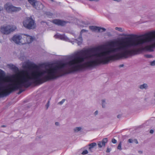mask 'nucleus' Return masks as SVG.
<instances>
[{"mask_svg":"<svg viewBox=\"0 0 155 155\" xmlns=\"http://www.w3.org/2000/svg\"><path fill=\"white\" fill-rule=\"evenodd\" d=\"M68 61L65 63L54 64L49 63L38 65L30 61L23 64L24 68L36 69L35 73L31 74L28 72H23L19 78V81L15 84L10 78L8 84L0 81V98L8 95L11 93L19 90V94L24 91L23 87L27 88L32 84L39 85L44 82L56 79L71 73L80 71V51L68 58Z\"/></svg>","mask_w":155,"mask_h":155,"instance_id":"nucleus-1","label":"nucleus"},{"mask_svg":"<svg viewBox=\"0 0 155 155\" xmlns=\"http://www.w3.org/2000/svg\"><path fill=\"white\" fill-rule=\"evenodd\" d=\"M146 35L145 39L140 40L134 39L138 37L137 35H127V36L130 37L127 41V58L138 54L140 51H153L155 48V31L147 34Z\"/></svg>","mask_w":155,"mask_h":155,"instance_id":"nucleus-2","label":"nucleus"},{"mask_svg":"<svg viewBox=\"0 0 155 155\" xmlns=\"http://www.w3.org/2000/svg\"><path fill=\"white\" fill-rule=\"evenodd\" d=\"M23 24L25 28L29 30L35 29L36 27L35 21L31 17H26L23 21Z\"/></svg>","mask_w":155,"mask_h":155,"instance_id":"nucleus-3","label":"nucleus"},{"mask_svg":"<svg viewBox=\"0 0 155 155\" xmlns=\"http://www.w3.org/2000/svg\"><path fill=\"white\" fill-rule=\"evenodd\" d=\"M5 8L8 13H12L20 11L21 10L20 7H16L14 6L11 4L7 3L5 5Z\"/></svg>","mask_w":155,"mask_h":155,"instance_id":"nucleus-4","label":"nucleus"},{"mask_svg":"<svg viewBox=\"0 0 155 155\" xmlns=\"http://www.w3.org/2000/svg\"><path fill=\"white\" fill-rule=\"evenodd\" d=\"M15 28L12 27L10 25L1 27L0 28L1 32L4 34L8 35L15 30Z\"/></svg>","mask_w":155,"mask_h":155,"instance_id":"nucleus-5","label":"nucleus"},{"mask_svg":"<svg viewBox=\"0 0 155 155\" xmlns=\"http://www.w3.org/2000/svg\"><path fill=\"white\" fill-rule=\"evenodd\" d=\"M21 34H16L14 35L11 39V41H12L14 43L16 44L19 45H21L22 41H21Z\"/></svg>","mask_w":155,"mask_h":155,"instance_id":"nucleus-6","label":"nucleus"},{"mask_svg":"<svg viewBox=\"0 0 155 155\" xmlns=\"http://www.w3.org/2000/svg\"><path fill=\"white\" fill-rule=\"evenodd\" d=\"M52 22L56 25L61 26H64L68 22V21L58 19L53 20Z\"/></svg>","mask_w":155,"mask_h":155,"instance_id":"nucleus-7","label":"nucleus"},{"mask_svg":"<svg viewBox=\"0 0 155 155\" xmlns=\"http://www.w3.org/2000/svg\"><path fill=\"white\" fill-rule=\"evenodd\" d=\"M107 141V138H103L102 141H100L97 142V145L98 147L100 148L102 147H104Z\"/></svg>","mask_w":155,"mask_h":155,"instance_id":"nucleus-8","label":"nucleus"},{"mask_svg":"<svg viewBox=\"0 0 155 155\" xmlns=\"http://www.w3.org/2000/svg\"><path fill=\"white\" fill-rule=\"evenodd\" d=\"M54 37L56 38H58L61 40L66 41H68L69 40V38L64 35H55Z\"/></svg>","mask_w":155,"mask_h":155,"instance_id":"nucleus-9","label":"nucleus"},{"mask_svg":"<svg viewBox=\"0 0 155 155\" xmlns=\"http://www.w3.org/2000/svg\"><path fill=\"white\" fill-rule=\"evenodd\" d=\"M34 8L37 10H40L43 9L44 5L41 3L37 2Z\"/></svg>","mask_w":155,"mask_h":155,"instance_id":"nucleus-10","label":"nucleus"},{"mask_svg":"<svg viewBox=\"0 0 155 155\" xmlns=\"http://www.w3.org/2000/svg\"><path fill=\"white\" fill-rule=\"evenodd\" d=\"M10 68L13 70L15 73L19 71L18 68L13 64H9L8 65Z\"/></svg>","mask_w":155,"mask_h":155,"instance_id":"nucleus-11","label":"nucleus"},{"mask_svg":"<svg viewBox=\"0 0 155 155\" xmlns=\"http://www.w3.org/2000/svg\"><path fill=\"white\" fill-rule=\"evenodd\" d=\"M89 28L93 31H96L97 30L98 32H100V27H97L94 26H89Z\"/></svg>","mask_w":155,"mask_h":155,"instance_id":"nucleus-12","label":"nucleus"},{"mask_svg":"<svg viewBox=\"0 0 155 155\" xmlns=\"http://www.w3.org/2000/svg\"><path fill=\"white\" fill-rule=\"evenodd\" d=\"M27 35L21 34V41L22 42H23L22 43L21 45L26 44V41H27Z\"/></svg>","mask_w":155,"mask_h":155,"instance_id":"nucleus-13","label":"nucleus"},{"mask_svg":"<svg viewBox=\"0 0 155 155\" xmlns=\"http://www.w3.org/2000/svg\"><path fill=\"white\" fill-rule=\"evenodd\" d=\"M34 40V38L31 36L28 35L27 39V41H26V43H30L32 42Z\"/></svg>","mask_w":155,"mask_h":155,"instance_id":"nucleus-14","label":"nucleus"},{"mask_svg":"<svg viewBox=\"0 0 155 155\" xmlns=\"http://www.w3.org/2000/svg\"><path fill=\"white\" fill-rule=\"evenodd\" d=\"M97 145V144L96 143L94 142L92 143L89 144V148L88 150H89L91 152H92V149L94 147L96 146Z\"/></svg>","mask_w":155,"mask_h":155,"instance_id":"nucleus-15","label":"nucleus"},{"mask_svg":"<svg viewBox=\"0 0 155 155\" xmlns=\"http://www.w3.org/2000/svg\"><path fill=\"white\" fill-rule=\"evenodd\" d=\"M75 40L76 41H77V43L78 45H80L81 44L82 42L83 39L82 36L81 37V38L80 36L79 35L78 39H76Z\"/></svg>","mask_w":155,"mask_h":155,"instance_id":"nucleus-16","label":"nucleus"},{"mask_svg":"<svg viewBox=\"0 0 155 155\" xmlns=\"http://www.w3.org/2000/svg\"><path fill=\"white\" fill-rule=\"evenodd\" d=\"M148 86L147 84L144 83L143 84L140 85L139 88L141 89H146L148 88Z\"/></svg>","mask_w":155,"mask_h":155,"instance_id":"nucleus-17","label":"nucleus"},{"mask_svg":"<svg viewBox=\"0 0 155 155\" xmlns=\"http://www.w3.org/2000/svg\"><path fill=\"white\" fill-rule=\"evenodd\" d=\"M29 3L32 5L34 7H35V5L37 2V1L35 0H28Z\"/></svg>","mask_w":155,"mask_h":155,"instance_id":"nucleus-18","label":"nucleus"},{"mask_svg":"<svg viewBox=\"0 0 155 155\" xmlns=\"http://www.w3.org/2000/svg\"><path fill=\"white\" fill-rule=\"evenodd\" d=\"M5 75V73L4 71L0 69V79L3 78Z\"/></svg>","mask_w":155,"mask_h":155,"instance_id":"nucleus-19","label":"nucleus"},{"mask_svg":"<svg viewBox=\"0 0 155 155\" xmlns=\"http://www.w3.org/2000/svg\"><path fill=\"white\" fill-rule=\"evenodd\" d=\"M117 149L120 150H122V148H121V142H119L117 146Z\"/></svg>","mask_w":155,"mask_h":155,"instance_id":"nucleus-20","label":"nucleus"},{"mask_svg":"<svg viewBox=\"0 0 155 155\" xmlns=\"http://www.w3.org/2000/svg\"><path fill=\"white\" fill-rule=\"evenodd\" d=\"M81 129V128L80 127H76L74 128V131L75 132H78L80 131Z\"/></svg>","mask_w":155,"mask_h":155,"instance_id":"nucleus-21","label":"nucleus"},{"mask_svg":"<svg viewBox=\"0 0 155 155\" xmlns=\"http://www.w3.org/2000/svg\"><path fill=\"white\" fill-rule=\"evenodd\" d=\"M88 32V31L87 30H85V29H83L81 31V32H80V34L79 35H80V37H81L82 36V34L83 32Z\"/></svg>","mask_w":155,"mask_h":155,"instance_id":"nucleus-22","label":"nucleus"},{"mask_svg":"<svg viewBox=\"0 0 155 155\" xmlns=\"http://www.w3.org/2000/svg\"><path fill=\"white\" fill-rule=\"evenodd\" d=\"M51 100V98L49 99V100L48 101L47 103L45 105V107H46V109L47 110L49 106V104H50V100Z\"/></svg>","mask_w":155,"mask_h":155,"instance_id":"nucleus-23","label":"nucleus"},{"mask_svg":"<svg viewBox=\"0 0 155 155\" xmlns=\"http://www.w3.org/2000/svg\"><path fill=\"white\" fill-rule=\"evenodd\" d=\"M45 14L49 16H51L53 15V14L49 12H46Z\"/></svg>","mask_w":155,"mask_h":155,"instance_id":"nucleus-24","label":"nucleus"},{"mask_svg":"<svg viewBox=\"0 0 155 155\" xmlns=\"http://www.w3.org/2000/svg\"><path fill=\"white\" fill-rule=\"evenodd\" d=\"M115 29L120 32L123 31L122 29L121 28L116 27Z\"/></svg>","mask_w":155,"mask_h":155,"instance_id":"nucleus-25","label":"nucleus"},{"mask_svg":"<svg viewBox=\"0 0 155 155\" xmlns=\"http://www.w3.org/2000/svg\"><path fill=\"white\" fill-rule=\"evenodd\" d=\"M65 99H62L61 101L59 102L58 103V104L60 105H62L63 104L64 102L65 101Z\"/></svg>","mask_w":155,"mask_h":155,"instance_id":"nucleus-26","label":"nucleus"},{"mask_svg":"<svg viewBox=\"0 0 155 155\" xmlns=\"http://www.w3.org/2000/svg\"><path fill=\"white\" fill-rule=\"evenodd\" d=\"M144 56L147 58H150L153 57V56L150 54H145Z\"/></svg>","mask_w":155,"mask_h":155,"instance_id":"nucleus-27","label":"nucleus"},{"mask_svg":"<svg viewBox=\"0 0 155 155\" xmlns=\"http://www.w3.org/2000/svg\"><path fill=\"white\" fill-rule=\"evenodd\" d=\"M88 153V151L87 150H84L81 153V154L83 155H85L87 154Z\"/></svg>","mask_w":155,"mask_h":155,"instance_id":"nucleus-28","label":"nucleus"},{"mask_svg":"<svg viewBox=\"0 0 155 155\" xmlns=\"http://www.w3.org/2000/svg\"><path fill=\"white\" fill-rule=\"evenodd\" d=\"M100 31L101 32H102L103 31H105L106 30V29L104 28H101V27H100Z\"/></svg>","mask_w":155,"mask_h":155,"instance_id":"nucleus-29","label":"nucleus"},{"mask_svg":"<svg viewBox=\"0 0 155 155\" xmlns=\"http://www.w3.org/2000/svg\"><path fill=\"white\" fill-rule=\"evenodd\" d=\"M150 64L152 66H154L155 65V61H153L150 62Z\"/></svg>","mask_w":155,"mask_h":155,"instance_id":"nucleus-30","label":"nucleus"},{"mask_svg":"<svg viewBox=\"0 0 155 155\" xmlns=\"http://www.w3.org/2000/svg\"><path fill=\"white\" fill-rule=\"evenodd\" d=\"M112 142L113 143H114V144H115V143H117V140L116 139H115L114 138H113L112 140Z\"/></svg>","mask_w":155,"mask_h":155,"instance_id":"nucleus-31","label":"nucleus"},{"mask_svg":"<svg viewBox=\"0 0 155 155\" xmlns=\"http://www.w3.org/2000/svg\"><path fill=\"white\" fill-rule=\"evenodd\" d=\"M134 140L132 139H130L128 140V142L130 143H132Z\"/></svg>","mask_w":155,"mask_h":155,"instance_id":"nucleus-32","label":"nucleus"},{"mask_svg":"<svg viewBox=\"0 0 155 155\" xmlns=\"http://www.w3.org/2000/svg\"><path fill=\"white\" fill-rule=\"evenodd\" d=\"M111 149L109 148H107V150H106V152L107 153H109L111 151Z\"/></svg>","mask_w":155,"mask_h":155,"instance_id":"nucleus-33","label":"nucleus"},{"mask_svg":"<svg viewBox=\"0 0 155 155\" xmlns=\"http://www.w3.org/2000/svg\"><path fill=\"white\" fill-rule=\"evenodd\" d=\"M121 116L122 115L121 114H119L117 115V117L118 118H120L121 117Z\"/></svg>","mask_w":155,"mask_h":155,"instance_id":"nucleus-34","label":"nucleus"},{"mask_svg":"<svg viewBox=\"0 0 155 155\" xmlns=\"http://www.w3.org/2000/svg\"><path fill=\"white\" fill-rule=\"evenodd\" d=\"M134 141L135 142L136 144H138V142L137 140L136 139H135L134 140Z\"/></svg>","mask_w":155,"mask_h":155,"instance_id":"nucleus-35","label":"nucleus"},{"mask_svg":"<svg viewBox=\"0 0 155 155\" xmlns=\"http://www.w3.org/2000/svg\"><path fill=\"white\" fill-rule=\"evenodd\" d=\"M98 111L97 110H96V111L94 113V114L95 115H97V114H98Z\"/></svg>","mask_w":155,"mask_h":155,"instance_id":"nucleus-36","label":"nucleus"},{"mask_svg":"<svg viewBox=\"0 0 155 155\" xmlns=\"http://www.w3.org/2000/svg\"><path fill=\"white\" fill-rule=\"evenodd\" d=\"M153 132H154L153 130L151 129L150 130V134H153Z\"/></svg>","mask_w":155,"mask_h":155,"instance_id":"nucleus-37","label":"nucleus"},{"mask_svg":"<svg viewBox=\"0 0 155 155\" xmlns=\"http://www.w3.org/2000/svg\"><path fill=\"white\" fill-rule=\"evenodd\" d=\"M59 124L58 122H56L55 123V125L56 126H59Z\"/></svg>","mask_w":155,"mask_h":155,"instance_id":"nucleus-38","label":"nucleus"},{"mask_svg":"<svg viewBox=\"0 0 155 155\" xmlns=\"http://www.w3.org/2000/svg\"><path fill=\"white\" fill-rule=\"evenodd\" d=\"M124 66V64H120V65H119V67L120 68H121V67H123Z\"/></svg>","mask_w":155,"mask_h":155,"instance_id":"nucleus-39","label":"nucleus"},{"mask_svg":"<svg viewBox=\"0 0 155 155\" xmlns=\"http://www.w3.org/2000/svg\"><path fill=\"white\" fill-rule=\"evenodd\" d=\"M102 107L103 108H104L105 107V104H104L102 103Z\"/></svg>","mask_w":155,"mask_h":155,"instance_id":"nucleus-40","label":"nucleus"},{"mask_svg":"<svg viewBox=\"0 0 155 155\" xmlns=\"http://www.w3.org/2000/svg\"><path fill=\"white\" fill-rule=\"evenodd\" d=\"M107 34L108 36H111V35L110 32H108L107 33Z\"/></svg>","mask_w":155,"mask_h":155,"instance_id":"nucleus-41","label":"nucleus"},{"mask_svg":"<svg viewBox=\"0 0 155 155\" xmlns=\"http://www.w3.org/2000/svg\"><path fill=\"white\" fill-rule=\"evenodd\" d=\"M105 102V100L104 99H103L102 100V104H104Z\"/></svg>","mask_w":155,"mask_h":155,"instance_id":"nucleus-42","label":"nucleus"},{"mask_svg":"<svg viewBox=\"0 0 155 155\" xmlns=\"http://www.w3.org/2000/svg\"><path fill=\"white\" fill-rule=\"evenodd\" d=\"M3 9V7L0 6V11H1Z\"/></svg>","mask_w":155,"mask_h":155,"instance_id":"nucleus-43","label":"nucleus"},{"mask_svg":"<svg viewBox=\"0 0 155 155\" xmlns=\"http://www.w3.org/2000/svg\"><path fill=\"white\" fill-rule=\"evenodd\" d=\"M1 127H6V126L5 125H2L1 126Z\"/></svg>","mask_w":155,"mask_h":155,"instance_id":"nucleus-44","label":"nucleus"},{"mask_svg":"<svg viewBox=\"0 0 155 155\" xmlns=\"http://www.w3.org/2000/svg\"><path fill=\"white\" fill-rule=\"evenodd\" d=\"M82 24H84V25H86V24L85 23V22H84V21H83L82 22Z\"/></svg>","mask_w":155,"mask_h":155,"instance_id":"nucleus-45","label":"nucleus"},{"mask_svg":"<svg viewBox=\"0 0 155 155\" xmlns=\"http://www.w3.org/2000/svg\"><path fill=\"white\" fill-rule=\"evenodd\" d=\"M52 2H54V0H51Z\"/></svg>","mask_w":155,"mask_h":155,"instance_id":"nucleus-46","label":"nucleus"},{"mask_svg":"<svg viewBox=\"0 0 155 155\" xmlns=\"http://www.w3.org/2000/svg\"><path fill=\"white\" fill-rule=\"evenodd\" d=\"M140 153H142V152L141 151H140Z\"/></svg>","mask_w":155,"mask_h":155,"instance_id":"nucleus-47","label":"nucleus"},{"mask_svg":"<svg viewBox=\"0 0 155 155\" xmlns=\"http://www.w3.org/2000/svg\"><path fill=\"white\" fill-rule=\"evenodd\" d=\"M113 30V29H111L110 30L111 31H112V30Z\"/></svg>","mask_w":155,"mask_h":155,"instance_id":"nucleus-48","label":"nucleus"},{"mask_svg":"<svg viewBox=\"0 0 155 155\" xmlns=\"http://www.w3.org/2000/svg\"><path fill=\"white\" fill-rule=\"evenodd\" d=\"M20 1H22L23 0H19Z\"/></svg>","mask_w":155,"mask_h":155,"instance_id":"nucleus-49","label":"nucleus"}]
</instances>
